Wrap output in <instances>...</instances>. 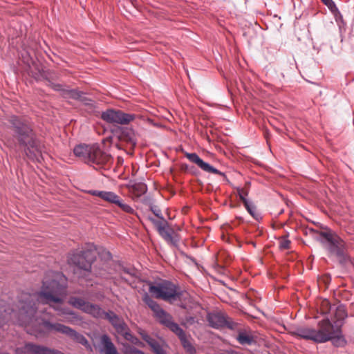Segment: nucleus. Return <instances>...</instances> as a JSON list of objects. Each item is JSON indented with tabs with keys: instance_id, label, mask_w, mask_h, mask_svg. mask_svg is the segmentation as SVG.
<instances>
[{
	"instance_id": "nucleus-1",
	"label": "nucleus",
	"mask_w": 354,
	"mask_h": 354,
	"mask_svg": "<svg viewBox=\"0 0 354 354\" xmlns=\"http://www.w3.org/2000/svg\"><path fill=\"white\" fill-rule=\"evenodd\" d=\"M35 299V295L23 292L19 299L17 309L0 302V327L9 322L19 326L30 324L37 312Z\"/></svg>"
},
{
	"instance_id": "nucleus-2",
	"label": "nucleus",
	"mask_w": 354,
	"mask_h": 354,
	"mask_svg": "<svg viewBox=\"0 0 354 354\" xmlns=\"http://www.w3.org/2000/svg\"><path fill=\"white\" fill-rule=\"evenodd\" d=\"M13 136L19 144L24 148L27 157L37 162L43 160L42 152L44 146L38 140L28 121L16 115H10L8 118Z\"/></svg>"
},
{
	"instance_id": "nucleus-3",
	"label": "nucleus",
	"mask_w": 354,
	"mask_h": 354,
	"mask_svg": "<svg viewBox=\"0 0 354 354\" xmlns=\"http://www.w3.org/2000/svg\"><path fill=\"white\" fill-rule=\"evenodd\" d=\"M96 259V248L93 243H88L82 250H76L69 254L68 263L73 266L74 272L80 277L95 275L105 277L106 272L102 266L105 260L100 259L92 266Z\"/></svg>"
},
{
	"instance_id": "nucleus-4",
	"label": "nucleus",
	"mask_w": 354,
	"mask_h": 354,
	"mask_svg": "<svg viewBox=\"0 0 354 354\" xmlns=\"http://www.w3.org/2000/svg\"><path fill=\"white\" fill-rule=\"evenodd\" d=\"M105 256L106 259L102 263V266L106 272V275L102 278L108 279L111 276L114 286H130L131 288H138L137 283L141 282V280L140 272L135 267L123 262L114 261L109 252H106Z\"/></svg>"
},
{
	"instance_id": "nucleus-5",
	"label": "nucleus",
	"mask_w": 354,
	"mask_h": 354,
	"mask_svg": "<svg viewBox=\"0 0 354 354\" xmlns=\"http://www.w3.org/2000/svg\"><path fill=\"white\" fill-rule=\"evenodd\" d=\"M316 335L321 336L324 339L317 343H324L331 341L335 346H343L346 342L342 335L341 326L335 322L333 324L328 319H323L318 323V329L316 330Z\"/></svg>"
},
{
	"instance_id": "nucleus-6",
	"label": "nucleus",
	"mask_w": 354,
	"mask_h": 354,
	"mask_svg": "<svg viewBox=\"0 0 354 354\" xmlns=\"http://www.w3.org/2000/svg\"><path fill=\"white\" fill-rule=\"evenodd\" d=\"M42 333H50L53 331L64 334L72 338L76 342L83 345L88 351H93V348L88 339L82 334L73 328L59 323H52L48 320L42 319L39 324Z\"/></svg>"
},
{
	"instance_id": "nucleus-7",
	"label": "nucleus",
	"mask_w": 354,
	"mask_h": 354,
	"mask_svg": "<svg viewBox=\"0 0 354 354\" xmlns=\"http://www.w3.org/2000/svg\"><path fill=\"white\" fill-rule=\"evenodd\" d=\"M317 239L323 244L326 250L339 258L344 256V243L337 234L330 231L320 232Z\"/></svg>"
},
{
	"instance_id": "nucleus-8",
	"label": "nucleus",
	"mask_w": 354,
	"mask_h": 354,
	"mask_svg": "<svg viewBox=\"0 0 354 354\" xmlns=\"http://www.w3.org/2000/svg\"><path fill=\"white\" fill-rule=\"evenodd\" d=\"M101 118L108 123L127 124L134 120L135 115L120 110L108 109L102 113Z\"/></svg>"
},
{
	"instance_id": "nucleus-9",
	"label": "nucleus",
	"mask_w": 354,
	"mask_h": 354,
	"mask_svg": "<svg viewBox=\"0 0 354 354\" xmlns=\"http://www.w3.org/2000/svg\"><path fill=\"white\" fill-rule=\"evenodd\" d=\"M42 283L41 288H67V278L62 272L48 271Z\"/></svg>"
},
{
	"instance_id": "nucleus-10",
	"label": "nucleus",
	"mask_w": 354,
	"mask_h": 354,
	"mask_svg": "<svg viewBox=\"0 0 354 354\" xmlns=\"http://www.w3.org/2000/svg\"><path fill=\"white\" fill-rule=\"evenodd\" d=\"M112 158L109 154L102 151L98 147L94 146L93 151H92L91 158L87 164L97 169L109 164Z\"/></svg>"
},
{
	"instance_id": "nucleus-11",
	"label": "nucleus",
	"mask_w": 354,
	"mask_h": 354,
	"mask_svg": "<svg viewBox=\"0 0 354 354\" xmlns=\"http://www.w3.org/2000/svg\"><path fill=\"white\" fill-rule=\"evenodd\" d=\"M185 156L186 158H188V160L197 165L198 167H200L203 171L207 172V173H212L215 174H218L219 176H221L223 177V178L228 181L227 178L225 173L218 170L217 169L214 168L212 165H210L209 163L204 162L196 153H188L186 152L185 153Z\"/></svg>"
},
{
	"instance_id": "nucleus-12",
	"label": "nucleus",
	"mask_w": 354,
	"mask_h": 354,
	"mask_svg": "<svg viewBox=\"0 0 354 354\" xmlns=\"http://www.w3.org/2000/svg\"><path fill=\"white\" fill-rule=\"evenodd\" d=\"M150 292L156 298L162 299L166 301L174 302L181 299L183 292L180 289H149Z\"/></svg>"
},
{
	"instance_id": "nucleus-13",
	"label": "nucleus",
	"mask_w": 354,
	"mask_h": 354,
	"mask_svg": "<svg viewBox=\"0 0 354 354\" xmlns=\"http://www.w3.org/2000/svg\"><path fill=\"white\" fill-rule=\"evenodd\" d=\"M160 235L169 244L176 246L179 241V238L174 231L168 227L167 222L164 221L163 224L157 229Z\"/></svg>"
},
{
	"instance_id": "nucleus-14",
	"label": "nucleus",
	"mask_w": 354,
	"mask_h": 354,
	"mask_svg": "<svg viewBox=\"0 0 354 354\" xmlns=\"http://www.w3.org/2000/svg\"><path fill=\"white\" fill-rule=\"evenodd\" d=\"M104 319L111 324L118 334H120L127 328L128 326L123 318L118 315L113 310H109L107 311Z\"/></svg>"
},
{
	"instance_id": "nucleus-15",
	"label": "nucleus",
	"mask_w": 354,
	"mask_h": 354,
	"mask_svg": "<svg viewBox=\"0 0 354 354\" xmlns=\"http://www.w3.org/2000/svg\"><path fill=\"white\" fill-rule=\"evenodd\" d=\"M207 319L209 326L214 328H220L224 326L232 328V325L227 322L226 317L221 313H208Z\"/></svg>"
},
{
	"instance_id": "nucleus-16",
	"label": "nucleus",
	"mask_w": 354,
	"mask_h": 354,
	"mask_svg": "<svg viewBox=\"0 0 354 354\" xmlns=\"http://www.w3.org/2000/svg\"><path fill=\"white\" fill-rule=\"evenodd\" d=\"M295 333L297 336L301 338L312 340L316 343H317V342H322L324 340L321 336L316 335V329L311 328L301 327L297 328Z\"/></svg>"
},
{
	"instance_id": "nucleus-17",
	"label": "nucleus",
	"mask_w": 354,
	"mask_h": 354,
	"mask_svg": "<svg viewBox=\"0 0 354 354\" xmlns=\"http://www.w3.org/2000/svg\"><path fill=\"white\" fill-rule=\"evenodd\" d=\"M100 344L99 351L101 354H120L108 335L103 334L100 336Z\"/></svg>"
},
{
	"instance_id": "nucleus-18",
	"label": "nucleus",
	"mask_w": 354,
	"mask_h": 354,
	"mask_svg": "<svg viewBox=\"0 0 354 354\" xmlns=\"http://www.w3.org/2000/svg\"><path fill=\"white\" fill-rule=\"evenodd\" d=\"M88 194L94 196L100 197L104 201L114 205L117 203V202L120 198L118 195H117L115 193L113 192L92 189L88 191Z\"/></svg>"
},
{
	"instance_id": "nucleus-19",
	"label": "nucleus",
	"mask_w": 354,
	"mask_h": 354,
	"mask_svg": "<svg viewBox=\"0 0 354 354\" xmlns=\"http://www.w3.org/2000/svg\"><path fill=\"white\" fill-rule=\"evenodd\" d=\"M93 147L94 146L81 144L74 148L73 152L77 157H79L85 162L88 163L89 158H91L92 151H93Z\"/></svg>"
},
{
	"instance_id": "nucleus-20",
	"label": "nucleus",
	"mask_w": 354,
	"mask_h": 354,
	"mask_svg": "<svg viewBox=\"0 0 354 354\" xmlns=\"http://www.w3.org/2000/svg\"><path fill=\"white\" fill-rule=\"evenodd\" d=\"M138 333L141 336L142 339L145 342H146L147 344L151 348L152 351L154 352L155 354H156L158 352L162 349V347L160 344V343L156 339L151 337L142 329L140 328L138 330Z\"/></svg>"
},
{
	"instance_id": "nucleus-21",
	"label": "nucleus",
	"mask_w": 354,
	"mask_h": 354,
	"mask_svg": "<svg viewBox=\"0 0 354 354\" xmlns=\"http://www.w3.org/2000/svg\"><path fill=\"white\" fill-rule=\"evenodd\" d=\"M121 140L129 144L131 149H133L137 143V138L135 132L131 129L125 128L121 131L120 136Z\"/></svg>"
},
{
	"instance_id": "nucleus-22",
	"label": "nucleus",
	"mask_w": 354,
	"mask_h": 354,
	"mask_svg": "<svg viewBox=\"0 0 354 354\" xmlns=\"http://www.w3.org/2000/svg\"><path fill=\"white\" fill-rule=\"evenodd\" d=\"M84 313L91 315L96 319H104L107 311L104 310L100 306L89 303L84 310Z\"/></svg>"
},
{
	"instance_id": "nucleus-23",
	"label": "nucleus",
	"mask_w": 354,
	"mask_h": 354,
	"mask_svg": "<svg viewBox=\"0 0 354 354\" xmlns=\"http://www.w3.org/2000/svg\"><path fill=\"white\" fill-rule=\"evenodd\" d=\"M192 337L190 335L187 336L185 335L181 339H180V344L183 348L185 349L186 353L188 354H196V348L192 342Z\"/></svg>"
},
{
	"instance_id": "nucleus-24",
	"label": "nucleus",
	"mask_w": 354,
	"mask_h": 354,
	"mask_svg": "<svg viewBox=\"0 0 354 354\" xmlns=\"http://www.w3.org/2000/svg\"><path fill=\"white\" fill-rule=\"evenodd\" d=\"M155 317L158 319L159 322L166 326L167 328L168 326L173 321V317L171 315L167 313L165 310L162 308L158 311L157 313H156Z\"/></svg>"
},
{
	"instance_id": "nucleus-25",
	"label": "nucleus",
	"mask_w": 354,
	"mask_h": 354,
	"mask_svg": "<svg viewBox=\"0 0 354 354\" xmlns=\"http://www.w3.org/2000/svg\"><path fill=\"white\" fill-rule=\"evenodd\" d=\"M68 304L72 306L80 309L83 312L86 308V306H88L89 302L86 301L82 298L77 297H71L68 299Z\"/></svg>"
},
{
	"instance_id": "nucleus-26",
	"label": "nucleus",
	"mask_w": 354,
	"mask_h": 354,
	"mask_svg": "<svg viewBox=\"0 0 354 354\" xmlns=\"http://www.w3.org/2000/svg\"><path fill=\"white\" fill-rule=\"evenodd\" d=\"M120 335H122L127 341H129L134 345L138 346H143V343L130 332L129 326H127V328L122 332Z\"/></svg>"
},
{
	"instance_id": "nucleus-27",
	"label": "nucleus",
	"mask_w": 354,
	"mask_h": 354,
	"mask_svg": "<svg viewBox=\"0 0 354 354\" xmlns=\"http://www.w3.org/2000/svg\"><path fill=\"white\" fill-rule=\"evenodd\" d=\"M40 298L44 300L46 304H49L50 302L62 304L63 301V299L61 297L55 296L52 293L45 291H41L40 292Z\"/></svg>"
},
{
	"instance_id": "nucleus-28",
	"label": "nucleus",
	"mask_w": 354,
	"mask_h": 354,
	"mask_svg": "<svg viewBox=\"0 0 354 354\" xmlns=\"http://www.w3.org/2000/svg\"><path fill=\"white\" fill-rule=\"evenodd\" d=\"M143 301L153 312L154 315L162 309L157 302L152 299L147 293L143 296Z\"/></svg>"
},
{
	"instance_id": "nucleus-29",
	"label": "nucleus",
	"mask_w": 354,
	"mask_h": 354,
	"mask_svg": "<svg viewBox=\"0 0 354 354\" xmlns=\"http://www.w3.org/2000/svg\"><path fill=\"white\" fill-rule=\"evenodd\" d=\"M237 341L241 345H252L254 342V338L252 335L247 334L245 332H239L237 337Z\"/></svg>"
},
{
	"instance_id": "nucleus-30",
	"label": "nucleus",
	"mask_w": 354,
	"mask_h": 354,
	"mask_svg": "<svg viewBox=\"0 0 354 354\" xmlns=\"http://www.w3.org/2000/svg\"><path fill=\"white\" fill-rule=\"evenodd\" d=\"M245 209L249 212V214L257 221L261 219V214L257 210L256 206L253 203L249 201L248 203L245 205Z\"/></svg>"
},
{
	"instance_id": "nucleus-31",
	"label": "nucleus",
	"mask_w": 354,
	"mask_h": 354,
	"mask_svg": "<svg viewBox=\"0 0 354 354\" xmlns=\"http://www.w3.org/2000/svg\"><path fill=\"white\" fill-rule=\"evenodd\" d=\"M167 328L172 331L179 339L186 335L185 332L180 327V326L174 322L170 323Z\"/></svg>"
},
{
	"instance_id": "nucleus-32",
	"label": "nucleus",
	"mask_w": 354,
	"mask_h": 354,
	"mask_svg": "<svg viewBox=\"0 0 354 354\" xmlns=\"http://www.w3.org/2000/svg\"><path fill=\"white\" fill-rule=\"evenodd\" d=\"M146 286H148V288H177L170 281L166 280H161L159 282L156 283V284H153L151 282L147 283Z\"/></svg>"
},
{
	"instance_id": "nucleus-33",
	"label": "nucleus",
	"mask_w": 354,
	"mask_h": 354,
	"mask_svg": "<svg viewBox=\"0 0 354 354\" xmlns=\"http://www.w3.org/2000/svg\"><path fill=\"white\" fill-rule=\"evenodd\" d=\"M335 317L337 319V321L335 322L341 326L339 322L344 320L346 317H347V313L344 306H339L338 307H337L335 311Z\"/></svg>"
},
{
	"instance_id": "nucleus-34",
	"label": "nucleus",
	"mask_w": 354,
	"mask_h": 354,
	"mask_svg": "<svg viewBox=\"0 0 354 354\" xmlns=\"http://www.w3.org/2000/svg\"><path fill=\"white\" fill-rule=\"evenodd\" d=\"M118 207H120L123 212L130 214H134L135 210L128 204L125 203L124 201L120 198L117 203L115 204Z\"/></svg>"
},
{
	"instance_id": "nucleus-35",
	"label": "nucleus",
	"mask_w": 354,
	"mask_h": 354,
	"mask_svg": "<svg viewBox=\"0 0 354 354\" xmlns=\"http://www.w3.org/2000/svg\"><path fill=\"white\" fill-rule=\"evenodd\" d=\"M133 189L135 192H137L138 196H141L147 191V187L144 183L136 184L133 187Z\"/></svg>"
},
{
	"instance_id": "nucleus-36",
	"label": "nucleus",
	"mask_w": 354,
	"mask_h": 354,
	"mask_svg": "<svg viewBox=\"0 0 354 354\" xmlns=\"http://www.w3.org/2000/svg\"><path fill=\"white\" fill-rule=\"evenodd\" d=\"M141 350L137 348L130 346L129 344L124 346V354H138Z\"/></svg>"
},
{
	"instance_id": "nucleus-37",
	"label": "nucleus",
	"mask_w": 354,
	"mask_h": 354,
	"mask_svg": "<svg viewBox=\"0 0 354 354\" xmlns=\"http://www.w3.org/2000/svg\"><path fill=\"white\" fill-rule=\"evenodd\" d=\"M34 344L33 343H27L25 344L24 347L22 348H17L15 349V354H34L32 351H31L28 348V345Z\"/></svg>"
},
{
	"instance_id": "nucleus-38",
	"label": "nucleus",
	"mask_w": 354,
	"mask_h": 354,
	"mask_svg": "<svg viewBox=\"0 0 354 354\" xmlns=\"http://www.w3.org/2000/svg\"><path fill=\"white\" fill-rule=\"evenodd\" d=\"M65 92L67 93L68 95L73 98V99H76V100H79V99H81L82 97V92H80L77 90H75V89H72V90H69V91H65Z\"/></svg>"
},
{
	"instance_id": "nucleus-39",
	"label": "nucleus",
	"mask_w": 354,
	"mask_h": 354,
	"mask_svg": "<svg viewBox=\"0 0 354 354\" xmlns=\"http://www.w3.org/2000/svg\"><path fill=\"white\" fill-rule=\"evenodd\" d=\"M330 281V276L328 274H324L322 277L318 278L319 285H325L328 286Z\"/></svg>"
},
{
	"instance_id": "nucleus-40",
	"label": "nucleus",
	"mask_w": 354,
	"mask_h": 354,
	"mask_svg": "<svg viewBox=\"0 0 354 354\" xmlns=\"http://www.w3.org/2000/svg\"><path fill=\"white\" fill-rule=\"evenodd\" d=\"M330 10L334 12L337 10L335 3L333 0H321Z\"/></svg>"
},
{
	"instance_id": "nucleus-41",
	"label": "nucleus",
	"mask_w": 354,
	"mask_h": 354,
	"mask_svg": "<svg viewBox=\"0 0 354 354\" xmlns=\"http://www.w3.org/2000/svg\"><path fill=\"white\" fill-rule=\"evenodd\" d=\"M239 196L243 205L248 203L249 201L247 200L245 196L248 195V192L244 191L243 189H238Z\"/></svg>"
},
{
	"instance_id": "nucleus-42",
	"label": "nucleus",
	"mask_w": 354,
	"mask_h": 354,
	"mask_svg": "<svg viewBox=\"0 0 354 354\" xmlns=\"http://www.w3.org/2000/svg\"><path fill=\"white\" fill-rule=\"evenodd\" d=\"M151 212L156 216L158 218H160L161 220H163L164 218L162 215L160 209L156 205H152L150 207Z\"/></svg>"
},
{
	"instance_id": "nucleus-43",
	"label": "nucleus",
	"mask_w": 354,
	"mask_h": 354,
	"mask_svg": "<svg viewBox=\"0 0 354 354\" xmlns=\"http://www.w3.org/2000/svg\"><path fill=\"white\" fill-rule=\"evenodd\" d=\"M290 244V241L288 239L283 238L279 242V248L283 250L288 249Z\"/></svg>"
},
{
	"instance_id": "nucleus-44",
	"label": "nucleus",
	"mask_w": 354,
	"mask_h": 354,
	"mask_svg": "<svg viewBox=\"0 0 354 354\" xmlns=\"http://www.w3.org/2000/svg\"><path fill=\"white\" fill-rule=\"evenodd\" d=\"M48 85L53 88L55 91H62L65 92V90L62 88V85L59 84H55L51 81H48Z\"/></svg>"
},
{
	"instance_id": "nucleus-45",
	"label": "nucleus",
	"mask_w": 354,
	"mask_h": 354,
	"mask_svg": "<svg viewBox=\"0 0 354 354\" xmlns=\"http://www.w3.org/2000/svg\"><path fill=\"white\" fill-rule=\"evenodd\" d=\"M149 220L155 225L156 229H158L160 226H161L163 224L164 221H165V219H163L162 221H158L152 217H149Z\"/></svg>"
},
{
	"instance_id": "nucleus-46",
	"label": "nucleus",
	"mask_w": 354,
	"mask_h": 354,
	"mask_svg": "<svg viewBox=\"0 0 354 354\" xmlns=\"http://www.w3.org/2000/svg\"><path fill=\"white\" fill-rule=\"evenodd\" d=\"M67 315H71L74 319L77 320H80V318L77 315L73 310H68L65 313Z\"/></svg>"
},
{
	"instance_id": "nucleus-47",
	"label": "nucleus",
	"mask_w": 354,
	"mask_h": 354,
	"mask_svg": "<svg viewBox=\"0 0 354 354\" xmlns=\"http://www.w3.org/2000/svg\"><path fill=\"white\" fill-rule=\"evenodd\" d=\"M156 354H166L165 351L162 348L159 352H158Z\"/></svg>"
},
{
	"instance_id": "nucleus-48",
	"label": "nucleus",
	"mask_w": 354,
	"mask_h": 354,
	"mask_svg": "<svg viewBox=\"0 0 354 354\" xmlns=\"http://www.w3.org/2000/svg\"><path fill=\"white\" fill-rule=\"evenodd\" d=\"M194 317H190L189 319H187V321L192 323L194 322Z\"/></svg>"
},
{
	"instance_id": "nucleus-49",
	"label": "nucleus",
	"mask_w": 354,
	"mask_h": 354,
	"mask_svg": "<svg viewBox=\"0 0 354 354\" xmlns=\"http://www.w3.org/2000/svg\"><path fill=\"white\" fill-rule=\"evenodd\" d=\"M324 303L326 304V305H328L329 304V302L327 300L324 301Z\"/></svg>"
},
{
	"instance_id": "nucleus-50",
	"label": "nucleus",
	"mask_w": 354,
	"mask_h": 354,
	"mask_svg": "<svg viewBox=\"0 0 354 354\" xmlns=\"http://www.w3.org/2000/svg\"><path fill=\"white\" fill-rule=\"evenodd\" d=\"M138 354H145L142 351H140Z\"/></svg>"
},
{
	"instance_id": "nucleus-51",
	"label": "nucleus",
	"mask_w": 354,
	"mask_h": 354,
	"mask_svg": "<svg viewBox=\"0 0 354 354\" xmlns=\"http://www.w3.org/2000/svg\"><path fill=\"white\" fill-rule=\"evenodd\" d=\"M217 267H218V268L223 269V267L219 266V265H217Z\"/></svg>"
},
{
	"instance_id": "nucleus-52",
	"label": "nucleus",
	"mask_w": 354,
	"mask_h": 354,
	"mask_svg": "<svg viewBox=\"0 0 354 354\" xmlns=\"http://www.w3.org/2000/svg\"><path fill=\"white\" fill-rule=\"evenodd\" d=\"M217 267H218V268L223 269V267L219 266V265H217Z\"/></svg>"
},
{
	"instance_id": "nucleus-53",
	"label": "nucleus",
	"mask_w": 354,
	"mask_h": 354,
	"mask_svg": "<svg viewBox=\"0 0 354 354\" xmlns=\"http://www.w3.org/2000/svg\"><path fill=\"white\" fill-rule=\"evenodd\" d=\"M217 267H218V268L223 269V267L219 266V265H217Z\"/></svg>"
},
{
	"instance_id": "nucleus-54",
	"label": "nucleus",
	"mask_w": 354,
	"mask_h": 354,
	"mask_svg": "<svg viewBox=\"0 0 354 354\" xmlns=\"http://www.w3.org/2000/svg\"><path fill=\"white\" fill-rule=\"evenodd\" d=\"M1 354H9V353H2Z\"/></svg>"
}]
</instances>
